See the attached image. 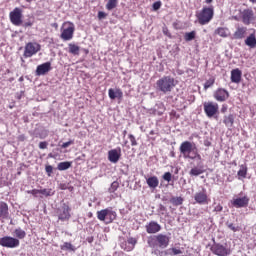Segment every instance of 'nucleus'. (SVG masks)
<instances>
[{
	"mask_svg": "<svg viewBox=\"0 0 256 256\" xmlns=\"http://www.w3.org/2000/svg\"><path fill=\"white\" fill-rule=\"evenodd\" d=\"M179 151L183 155L184 159H190L191 161H202L201 154L197 145L190 141H184L180 144Z\"/></svg>",
	"mask_w": 256,
	"mask_h": 256,
	"instance_id": "obj_1",
	"label": "nucleus"
},
{
	"mask_svg": "<svg viewBox=\"0 0 256 256\" xmlns=\"http://www.w3.org/2000/svg\"><path fill=\"white\" fill-rule=\"evenodd\" d=\"M213 17H215V8H213V6H204L196 13L199 25H207L211 23Z\"/></svg>",
	"mask_w": 256,
	"mask_h": 256,
	"instance_id": "obj_2",
	"label": "nucleus"
},
{
	"mask_svg": "<svg viewBox=\"0 0 256 256\" xmlns=\"http://www.w3.org/2000/svg\"><path fill=\"white\" fill-rule=\"evenodd\" d=\"M169 236L165 234H158L148 239V245L152 249H167L169 247Z\"/></svg>",
	"mask_w": 256,
	"mask_h": 256,
	"instance_id": "obj_3",
	"label": "nucleus"
},
{
	"mask_svg": "<svg viewBox=\"0 0 256 256\" xmlns=\"http://www.w3.org/2000/svg\"><path fill=\"white\" fill-rule=\"evenodd\" d=\"M156 86L162 93H171L175 87V78L171 76H163L156 82Z\"/></svg>",
	"mask_w": 256,
	"mask_h": 256,
	"instance_id": "obj_4",
	"label": "nucleus"
},
{
	"mask_svg": "<svg viewBox=\"0 0 256 256\" xmlns=\"http://www.w3.org/2000/svg\"><path fill=\"white\" fill-rule=\"evenodd\" d=\"M75 33V25L71 22H65L61 29L60 38L63 41H71L73 34Z\"/></svg>",
	"mask_w": 256,
	"mask_h": 256,
	"instance_id": "obj_5",
	"label": "nucleus"
},
{
	"mask_svg": "<svg viewBox=\"0 0 256 256\" xmlns=\"http://www.w3.org/2000/svg\"><path fill=\"white\" fill-rule=\"evenodd\" d=\"M39 51H41V44L28 42L24 47L23 57H25V59H29L30 57H33V55H37Z\"/></svg>",
	"mask_w": 256,
	"mask_h": 256,
	"instance_id": "obj_6",
	"label": "nucleus"
},
{
	"mask_svg": "<svg viewBox=\"0 0 256 256\" xmlns=\"http://www.w3.org/2000/svg\"><path fill=\"white\" fill-rule=\"evenodd\" d=\"M21 245L19 239L12 236H4L0 238V247H5L6 249H17Z\"/></svg>",
	"mask_w": 256,
	"mask_h": 256,
	"instance_id": "obj_7",
	"label": "nucleus"
},
{
	"mask_svg": "<svg viewBox=\"0 0 256 256\" xmlns=\"http://www.w3.org/2000/svg\"><path fill=\"white\" fill-rule=\"evenodd\" d=\"M56 213L59 221H69L71 219V207L67 203H63L61 207L57 208Z\"/></svg>",
	"mask_w": 256,
	"mask_h": 256,
	"instance_id": "obj_8",
	"label": "nucleus"
},
{
	"mask_svg": "<svg viewBox=\"0 0 256 256\" xmlns=\"http://www.w3.org/2000/svg\"><path fill=\"white\" fill-rule=\"evenodd\" d=\"M9 18L12 25L20 27V25H23V10H21V8H14V10L9 13Z\"/></svg>",
	"mask_w": 256,
	"mask_h": 256,
	"instance_id": "obj_9",
	"label": "nucleus"
},
{
	"mask_svg": "<svg viewBox=\"0 0 256 256\" xmlns=\"http://www.w3.org/2000/svg\"><path fill=\"white\" fill-rule=\"evenodd\" d=\"M240 19L244 25H250L255 21V12L251 8L240 10Z\"/></svg>",
	"mask_w": 256,
	"mask_h": 256,
	"instance_id": "obj_10",
	"label": "nucleus"
},
{
	"mask_svg": "<svg viewBox=\"0 0 256 256\" xmlns=\"http://www.w3.org/2000/svg\"><path fill=\"white\" fill-rule=\"evenodd\" d=\"M204 112L209 119L215 117V115L219 113V104H217V102H205Z\"/></svg>",
	"mask_w": 256,
	"mask_h": 256,
	"instance_id": "obj_11",
	"label": "nucleus"
},
{
	"mask_svg": "<svg viewBox=\"0 0 256 256\" xmlns=\"http://www.w3.org/2000/svg\"><path fill=\"white\" fill-rule=\"evenodd\" d=\"M210 250L213 253V255H217V256L231 255V250H229L227 247L219 243H214L211 246Z\"/></svg>",
	"mask_w": 256,
	"mask_h": 256,
	"instance_id": "obj_12",
	"label": "nucleus"
},
{
	"mask_svg": "<svg viewBox=\"0 0 256 256\" xmlns=\"http://www.w3.org/2000/svg\"><path fill=\"white\" fill-rule=\"evenodd\" d=\"M194 200L198 205H209V196H207V190L196 192L194 195Z\"/></svg>",
	"mask_w": 256,
	"mask_h": 256,
	"instance_id": "obj_13",
	"label": "nucleus"
},
{
	"mask_svg": "<svg viewBox=\"0 0 256 256\" xmlns=\"http://www.w3.org/2000/svg\"><path fill=\"white\" fill-rule=\"evenodd\" d=\"M231 205H232V207H236V209L248 207L249 206V197L243 196V197L234 198L231 201Z\"/></svg>",
	"mask_w": 256,
	"mask_h": 256,
	"instance_id": "obj_14",
	"label": "nucleus"
},
{
	"mask_svg": "<svg viewBox=\"0 0 256 256\" xmlns=\"http://www.w3.org/2000/svg\"><path fill=\"white\" fill-rule=\"evenodd\" d=\"M228 97H229V91L225 90L224 88H218L214 92V99H216V101H219L220 103L227 101Z\"/></svg>",
	"mask_w": 256,
	"mask_h": 256,
	"instance_id": "obj_15",
	"label": "nucleus"
},
{
	"mask_svg": "<svg viewBox=\"0 0 256 256\" xmlns=\"http://www.w3.org/2000/svg\"><path fill=\"white\" fill-rule=\"evenodd\" d=\"M145 229L149 235H155V233H159V231H161V224L155 221H150L146 224Z\"/></svg>",
	"mask_w": 256,
	"mask_h": 256,
	"instance_id": "obj_16",
	"label": "nucleus"
},
{
	"mask_svg": "<svg viewBox=\"0 0 256 256\" xmlns=\"http://www.w3.org/2000/svg\"><path fill=\"white\" fill-rule=\"evenodd\" d=\"M119 159H121V148L108 151V161L110 163H118Z\"/></svg>",
	"mask_w": 256,
	"mask_h": 256,
	"instance_id": "obj_17",
	"label": "nucleus"
},
{
	"mask_svg": "<svg viewBox=\"0 0 256 256\" xmlns=\"http://www.w3.org/2000/svg\"><path fill=\"white\" fill-rule=\"evenodd\" d=\"M108 97L112 100L115 101V99H118V101H122L123 100V90H121L120 88H110L108 90Z\"/></svg>",
	"mask_w": 256,
	"mask_h": 256,
	"instance_id": "obj_18",
	"label": "nucleus"
},
{
	"mask_svg": "<svg viewBox=\"0 0 256 256\" xmlns=\"http://www.w3.org/2000/svg\"><path fill=\"white\" fill-rule=\"evenodd\" d=\"M247 37V27L237 26L235 32L233 33V39L241 40Z\"/></svg>",
	"mask_w": 256,
	"mask_h": 256,
	"instance_id": "obj_19",
	"label": "nucleus"
},
{
	"mask_svg": "<svg viewBox=\"0 0 256 256\" xmlns=\"http://www.w3.org/2000/svg\"><path fill=\"white\" fill-rule=\"evenodd\" d=\"M50 70H51V62L40 64L36 68V75L38 76L47 75V73H49Z\"/></svg>",
	"mask_w": 256,
	"mask_h": 256,
	"instance_id": "obj_20",
	"label": "nucleus"
},
{
	"mask_svg": "<svg viewBox=\"0 0 256 256\" xmlns=\"http://www.w3.org/2000/svg\"><path fill=\"white\" fill-rule=\"evenodd\" d=\"M127 242L129 246L125 247V245H127ZM135 245H137V238L130 237L127 239L126 242L121 243V249H123L124 251H133L135 249Z\"/></svg>",
	"mask_w": 256,
	"mask_h": 256,
	"instance_id": "obj_21",
	"label": "nucleus"
},
{
	"mask_svg": "<svg viewBox=\"0 0 256 256\" xmlns=\"http://www.w3.org/2000/svg\"><path fill=\"white\" fill-rule=\"evenodd\" d=\"M203 173H205V167L201 163H198L197 166L191 168L189 171L190 177H199V175H203Z\"/></svg>",
	"mask_w": 256,
	"mask_h": 256,
	"instance_id": "obj_22",
	"label": "nucleus"
},
{
	"mask_svg": "<svg viewBox=\"0 0 256 256\" xmlns=\"http://www.w3.org/2000/svg\"><path fill=\"white\" fill-rule=\"evenodd\" d=\"M0 219H10L9 205L3 201H0Z\"/></svg>",
	"mask_w": 256,
	"mask_h": 256,
	"instance_id": "obj_23",
	"label": "nucleus"
},
{
	"mask_svg": "<svg viewBox=\"0 0 256 256\" xmlns=\"http://www.w3.org/2000/svg\"><path fill=\"white\" fill-rule=\"evenodd\" d=\"M214 34L218 35L219 37H222L223 39H227V37H229V35H231V32L229 31V28H227V27H218L214 31Z\"/></svg>",
	"mask_w": 256,
	"mask_h": 256,
	"instance_id": "obj_24",
	"label": "nucleus"
},
{
	"mask_svg": "<svg viewBox=\"0 0 256 256\" xmlns=\"http://www.w3.org/2000/svg\"><path fill=\"white\" fill-rule=\"evenodd\" d=\"M146 183L150 189H157L159 187V178L157 176H150L146 179Z\"/></svg>",
	"mask_w": 256,
	"mask_h": 256,
	"instance_id": "obj_25",
	"label": "nucleus"
},
{
	"mask_svg": "<svg viewBox=\"0 0 256 256\" xmlns=\"http://www.w3.org/2000/svg\"><path fill=\"white\" fill-rule=\"evenodd\" d=\"M241 75L242 72L239 70V68L233 69L231 71V82L232 83H241Z\"/></svg>",
	"mask_w": 256,
	"mask_h": 256,
	"instance_id": "obj_26",
	"label": "nucleus"
},
{
	"mask_svg": "<svg viewBox=\"0 0 256 256\" xmlns=\"http://www.w3.org/2000/svg\"><path fill=\"white\" fill-rule=\"evenodd\" d=\"M223 123L228 128L233 127V125H235V115L233 114L225 115L223 118Z\"/></svg>",
	"mask_w": 256,
	"mask_h": 256,
	"instance_id": "obj_27",
	"label": "nucleus"
},
{
	"mask_svg": "<svg viewBox=\"0 0 256 256\" xmlns=\"http://www.w3.org/2000/svg\"><path fill=\"white\" fill-rule=\"evenodd\" d=\"M245 45H247V47H250V49H255V47H256V37H255V33L250 34V35L245 39Z\"/></svg>",
	"mask_w": 256,
	"mask_h": 256,
	"instance_id": "obj_28",
	"label": "nucleus"
},
{
	"mask_svg": "<svg viewBox=\"0 0 256 256\" xmlns=\"http://www.w3.org/2000/svg\"><path fill=\"white\" fill-rule=\"evenodd\" d=\"M117 219V212L107 208V217H106V225L109 223H113Z\"/></svg>",
	"mask_w": 256,
	"mask_h": 256,
	"instance_id": "obj_29",
	"label": "nucleus"
},
{
	"mask_svg": "<svg viewBox=\"0 0 256 256\" xmlns=\"http://www.w3.org/2000/svg\"><path fill=\"white\" fill-rule=\"evenodd\" d=\"M14 234L16 239H25V237H27V232H25V230L21 229V228H16L14 230Z\"/></svg>",
	"mask_w": 256,
	"mask_h": 256,
	"instance_id": "obj_30",
	"label": "nucleus"
},
{
	"mask_svg": "<svg viewBox=\"0 0 256 256\" xmlns=\"http://www.w3.org/2000/svg\"><path fill=\"white\" fill-rule=\"evenodd\" d=\"M40 195L43 197H53V195H55V191L51 188H44L40 190Z\"/></svg>",
	"mask_w": 256,
	"mask_h": 256,
	"instance_id": "obj_31",
	"label": "nucleus"
},
{
	"mask_svg": "<svg viewBox=\"0 0 256 256\" xmlns=\"http://www.w3.org/2000/svg\"><path fill=\"white\" fill-rule=\"evenodd\" d=\"M72 163L69 161L60 162L57 166L58 171H67V169L71 168Z\"/></svg>",
	"mask_w": 256,
	"mask_h": 256,
	"instance_id": "obj_32",
	"label": "nucleus"
},
{
	"mask_svg": "<svg viewBox=\"0 0 256 256\" xmlns=\"http://www.w3.org/2000/svg\"><path fill=\"white\" fill-rule=\"evenodd\" d=\"M68 49L72 55H79V51H81V48L76 44H69Z\"/></svg>",
	"mask_w": 256,
	"mask_h": 256,
	"instance_id": "obj_33",
	"label": "nucleus"
},
{
	"mask_svg": "<svg viewBox=\"0 0 256 256\" xmlns=\"http://www.w3.org/2000/svg\"><path fill=\"white\" fill-rule=\"evenodd\" d=\"M195 37H197V32L195 30L191 31V32H186L184 35V40L189 42V41H193V39H195Z\"/></svg>",
	"mask_w": 256,
	"mask_h": 256,
	"instance_id": "obj_34",
	"label": "nucleus"
},
{
	"mask_svg": "<svg viewBox=\"0 0 256 256\" xmlns=\"http://www.w3.org/2000/svg\"><path fill=\"white\" fill-rule=\"evenodd\" d=\"M170 203H172V205H174V207H179V205H183V197H181V196L172 197L170 199Z\"/></svg>",
	"mask_w": 256,
	"mask_h": 256,
	"instance_id": "obj_35",
	"label": "nucleus"
},
{
	"mask_svg": "<svg viewBox=\"0 0 256 256\" xmlns=\"http://www.w3.org/2000/svg\"><path fill=\"white\" fill-rule=\"evenodd\" d=\"M62 251H75V246L71 244V242H64L63 245L60 246Z\"/></svg>",
	"mask_w": 256,
	"mask_h": 256,
	"instance_id": "obj_36",
	"label": "nucleus"
},
{
	"mask_svg": "<svg viewBox=\"0 0 256 256\" xmlns=\"http://www.w3.org/2000/svg\"><path fill=\"white\" fill-rule=\"evenodd\" d=\"M99 221H107V208L97 212Z\"/></svg>",
	"mask_w": 256,
	"mask_h": 256,
	"instance_id": "obj_37",
	"label": "nucleus"
},
{
	"mask_svg": "<svg viewBox=\"0 0 256 256\" xmlns=\"http://www.w3.org/2000/svg\"><path fill=\"white\" fill-rule=\"evenodd\" d=\"M117 7V0H108V3L106 4V9L108 11H113Z\"/></svg>",
	"mask_w": 256,
	"mask_h": 256,
	"instance_id": "obj_38",
	"label": "nucleus"
},
{
	"mask_svg": "<svg viewBox=\"0 0 256 256\" xmlns=\"http://www.w3.org/2000/svg\"><path fill=\"white\" fill-rule=\"evenodd\" d=\"M119 189V182L118 181H114L111 183L108 192L109 193H115V191H117Z\"/></svg>",
	"mask_w": 256,
	"mask_h": 256,
	"instance_id": "obj_39",
	"label": "nucleus"
},
{
	"mask_svg": "<svg viewBox=\"0 0 256 256\" xmlns=\"http://www.w3.org/2000/svg\"><path fill=\"white\" fill-rule=\"evenodd\" d=\"M168 253L171 256H175V255H181L183 251L181 250V248H170L168 250Z\"/></svg>",
	"mask_w": 256,
	"mask_h": 256,
	"instance_id": "obj_40",
	"label": "nucleus"
},
{
	"mask_svg": "<svg viewBox=\"0 0 256 256\" xmlns=\"http://www.w3.org/2000/svg\"><path fill=\"white\" fill-rule=\"evenodd\" d=\"M238 177L245 179L247 177V166H241V169L237 173Z\"/></svg>",
	"mask_w": 256,
	"mask_h": 256,
	"instance_id": "obj_41",
	"label": "nucleus"
},
{
	"mask_svg": "<svg viewBox=\"0 0 256 256\" xmlns=\"http://www.w3.org/2000/svg\"><path fill=\"white\" fill-rule=\"evenodd\" d=\"M213 85H215V79L212 77V78H209L205 84H204V89L205 91H207V89H209V87H213Z\"/></svg>",
	"mask_w": 256,
	"mask_h": 256,
	"instance_id": "obj_42",
	"label": "nucleus"
},
{
	"mask_svg": "<svg viewBox=\"0 0 256 256\" xmlns=\"http://www.w3.org/2000/svg\"><path fill=\"white\" fill-rule=\"evenodd\" d=\"M228 229H230V231H233L234 233H237V231H241V227L239 226H235V224L233 223H226Z\"/></svg>",
	"mask_w": 256,
	"mask_h": 256,
	"instance_id": "obj_43",
	"label": "nucleus"
},
{
	"mask_svg": "<svg viewBox=\"0 0 256 256\" xmlns=\"http://www.w3.org/2000/svg\"><path fill=\"white\" fill-rule=\"evenodd\" d=\"M128 139H129L132 147H137L138 143H137V138H135V135L129 134Z\"/></svg>",
	"mask_w": 256,
	"mask_h": 256,
	"instance_id": "obj_44",
	"label": "nucleus"
},
{
	"mask_svg": "<svg viewBox=\"0 0 256 256\" xmlns=\"http://www.w3.org/2000/svg\"><path fill=\"white\" fill-rule=\"evenodd\" d=\"M172 177H173V175L171 174V172H166L163 174L162 179L164 181H167V183H170Z\"/></svg>",
	"mask_w": 256,
	"mask_h": 256,
	"instance_id": "obj_45",
	"label": "nucleus"
},
{
	"mask_svg": "<svg viewBox=\"0 0 256 256\" xmlns=\"http://www.w3.org/2000/svg\"><path fill=\"white\" fill-rule=\"evenodd\" d=\"M27 193L29 195H33V197H38V195H41V190H39V189H32V190H28Z\"/></svg>",
	"mask_w": 256,
	"mask_h": 256,
	"instance_id": "obj_46",
	"label": "nucleus"
},
{
	"mask_svg": "<svg viewBox=\"0 0 256 256\" xmlns=\"http://www.w3.org/2000/svg\"><path fill=\"white\" fill-rule=\"evenodd\" d=\"M154 11H159L161 9V1H156L152 5Z\"/></svg>",
	"mask_w": 256,
	"mask_h": 256,
	"instance_id": "obj_47",
	"label": "nucleus"
},
{
	"mask_svg": "<svg viewBox=\"0 0 256 256\" xmlns=\"http://www.w3.org/2000/svg\"><path fill=\"white\" fill-rule=\"evenodd\" d=\"M73 143H75V141H73V140H70L68 142H64L62 144V149H67V147H70V145H73Z\"/></svg>",
	"mask_w": 256,
	"mask_h": 256,
	"instance_id": "obj_48",
	"label": "nucleus"
},
{
	"mask_svg": "<svg viewBox=\"0 0 256 256\" xmlns=\"http://www.w3.org/2000/svg\"><path fill=\"white\" fill-rule=\"evenodd\" d=\"M46 173H48V176L51 177V173H53V166L48 165L45 167Z\"/></svg>",
	"mask_w": 256,
	"mask_h": 256,
	"instance_id": "obj_49",
	"label": "nucleus"
},
{
	"mask_svg": "<svg viewBox=\"0 0 256 256\" xmlns=\"http://www.w3.org/2000/svg\"><path fill=\"white\" fill-rule=\"evenodd\" d=\"M21 25H23L25 28H27V27H33V21H31V20H28V21H26V22H22V24Z\"/></svg>",
	"mask_w": 256,
	"mask_h": 256,
	"instance_id": "obj_50",
	"label": "nucleus"
},
{
	"mask_svg": "<svg viewBox=\"0 0 256 256\" xmlns=\"http://www.w3.org/2000/svg\"><path fill=\"white\" fill-rule=\"evenodd\" d=\"M214 211L216 213H221V211H223V206L221 204H218L214 207Z\"/></svg>",
	"mask_w": 256,
	"mask_h": 256,
	"instance_id": "obj_51",
	"label": "nucleus"
},
{
	"mask_svg": "<svg viewBox=\"0 0 256 256\" xmlns=\"http://www.w3.org/2000/svg\"><path fill=\"white\" fill-rule=\"evenodd\" d=\"M105 17H107V13L103 12V11H99L98 12V19H105Z\"/></svg>",
	"mask_w": 256,
	"mask_h": 256,
	"instance_id": "obj_52",
	"label": "nucleus"
},
{
	"mask_svg": "<svg viewBox=\"0 0 256 256\" xmlns=\"http://www.w3.org/2000/svg\"><path fill=\"white\" fill-rule=\"evenodd\" d=\"M17 139H18V141L23 143V141L27 140V136H25V134H22V135H19Z\"/></svg>",
	"mask_w": 256,
	"mask_h": 256,
	"instance_id": "obj_53",
	"label": "nucleus"
},
{
	"mask_svg": "<svg viewBox=\"0 0 256 256\" xmlns=\"http://www.w3.org/2000/svg\"><path fill=\"white\" fill-rule=\"evenodd\" d=\"M47 145H48V144H47V142H45V141H44V142H40V143H39V149H47Z\"/></svg>",
	"mask_w": 256,
	"mask_h": 256,
	"instance_id": "obj_54",
	"label": "nucleus"
},
{
	"mask_svg": "<svg viewBox=\"0 0 256 256\" xmlns=\"http://www.w3.org/2000/svg\"><path fill=\"white\" fill-rule=\"evenodd\" d=\"M228 106L227 104H223L221 107V113H227Z\"/></svg>",
	"mask_w": 256,
	"mask_h": 256,
	"instance_id": "obj_55",
	"label": "nucleus"
},
{
	"mask_svg": "<svg viewBox=\"0 0 256 256\" xmlns=\"http://www.w3.org/2000/svg\"><path fill=\"white\" fill-rule=\"evenodd\" d=\"M86 241H88L89 243H93V241H95V238L93 236H89L86 238Z\"/></svg>",
	"mask_w": 256,
	"mask_h": 256,
	"instance_id": "obj_56",
	"label": "nucleus"
},
{
	"mask_svg": "<svg viewBox=\"0 0 256 256\" xmlns=\"http://www.w3.org/2000/svg\"><path fill=\"white\" fill-rule=\"evenodd\" d=\"M159 209L160 211H167V207L163 206V204H160Z\"/></svg>",
	"mask_w": 256,
	"mask_h": 256,
	"instance_id": "obj_57",
	"label": "nucleus"
},
{
	"mask_svg": "<svg viewBox=\"0 0 256 256\" xmlns=\"http://www.w3.org/2000/svg\"><path fill=\"white\" fill-rule=\"evenodd\" d=\"M205 3H207V5L213 3V0H205Z\"/></svg>",
	"mask_w": 256,
	"mask_h": 256,
	"instance_id": "obj_58",
	"label": "nucleus"
},
{
	"mask_svg": "<svg viewBox=\"0 0 256 256\" xmlns=\"http://www.w3.org/2000/svg\"><path fill=\"white\" fill-rule=\"evenodd\" d=\"M234 21H239V18L237 16L233 17Z\"/></svg>",
	"mask_w": 256,
	"mask_h": 256,
	"instance_id": "obj_59",
	"label": "nucleus"
},
{
	"mask_svg": "<svg viewBox=\"0 0 256 256\" xmlns=\"http://www.w3.org/2000/svg\"><path fill=\"white\" fill-rule=\"evenodd\" d=\"M249 1H250V3H253V4L256 3V0H249Z\"/></svg>",
	"mask_w": 256,
	"mask_h": 256,
	"instance_id": "obj_60",
	"label": "nucleus"
},
{
	"mask_svg": "<svg viewBox=\"0 0 256 256\" xmlns=\"http://www.w3.org/2000/svg\"><path fill=\"white\" fill-rule=\"evenodd\" d=\"M123 135H127V130H124V131H123Z\"/></svg>",
	"mask_w": 256,
	"mask_h": 256,
	"instance_id": "obj_61",
	"label": "nucleus"
},
{
	"mask_svg": "<svg viewBox=\"0 0 256 256\" xmlns=\"http://www.w3.org/2000/svg\"><path fill=\"white\" fill-rule=\"evenodd\" d=\"M8 107H9V109H13V106H11V105H9Z\"/></svg>",
	"mask_w": 256,
	"mask_h": 256,
	"instance_id": "obj_62",
	"label": "nucleus"
},
{
	"mask_svg": "<svg viewBox=\"0 0 256 256\" xmlns=\"http://www.w3.org/2000/svg\"><path fill=\"white\" fill-rule=\"evenodd\" d=\"M21 61H22V63H25V60L23 58H21Z\"/></svg>",
	"mask_w": 256,
	"mask_h": 256,
	"instance_id": "obj_63",
	"label": "nucleus"
},
{
	"mask_svg": "<svg viewBox=\"0 0 256 256\" xmlns=\"http://www.w3.org/2000/svg\"><path fill=\"white\" fill-rule=\"evenodd\" d=\"M127 143H128V142H127V141H125V142H124V145H127Z\"/></svg>",
	"mask_w": 256,
	"mask_h": 256,
	"instance_id": "obj_64",
	"label": "nucleus"
}]
</instances>
